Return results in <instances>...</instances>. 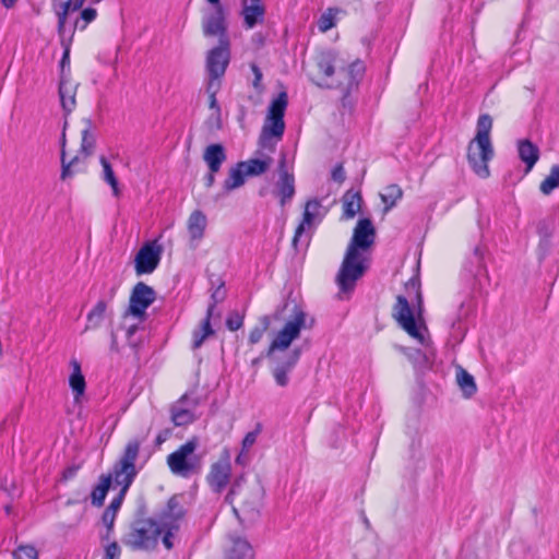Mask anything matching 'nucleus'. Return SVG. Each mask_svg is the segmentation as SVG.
I'll use <instances>...</instances> for the list:
<instances>
[{"label": "nucleus", "mask_w": 559, "mask_h": 559, "mask_svg": "<svg viewBox=\"0 0 559 559\" xmlns=\"http://www.w3.org/2000/svg\"><path fill=\"white\" fill-rule=\"evenodd\" d=\"M374 238L372 222L369 218L359 219L337 274V284L342 292L354 289L356 282L364 276L368 264L362 253L371 248Z\"/></svg>", "instance_id": "f257e3e1"}, {"label": "nucleus", "mask_w": 559, "mask_h": 559, "mask_svg": "<svg viewBox=\"0 0 559 559\" xmlns=\"http://www.w3.org/2000/svg\"><path fill=\"white\" fill-rule=\"evenodd\" d=\"M492 119L488 114L480 115L477 120L476 136L468 144L467 162L473 171L480 178L489 177L488 163L493 157L490 142Z\"/></svg>", "instance_id": "f03ea898"}, {"label": "nucleus", "mask_w": 559, "mask_h": 559, "mask_svg": "<svg viewBox=\"0 0 559 559\" xmlns=\"http://www.w3.org/2000/svg\"><path fill=\"white\" fill-rule=\"evenodd\" d=\"M140 448L141 441L139 439L129 440L120 459L114 465V481L117 486H120V491L106 508L112 512L118 513L127 491L138 475L135 461L139 456Z\"/></svg>", "instance_id": "7ed1b4c3"}, {"label": "nucleus", "mask_w": 559, "mask_h": 559, "mask_svg": "<svg viewBox=\"0 0 559 559\" xmlns=\"http://www.w3.org/2000/svg\"><path fill=\"white\" fill-rule=\"evenodd\" d=\"M198 447L199 440L193 437L167 456V465L174 475L190 478L202 472V456L195 454Z\"/></svg>", "instance_id": "20e7f679"}, {"label": "nucleus", "mask_w": 559, "mask_h": 559, "mask_svg": "<svg viewBox=\"0 0 559 559\" xmlns=\"http://www.w3.org/2000/svg\"><path fill=\"white\" fill-rule=\"evenodd\" d=\"M162 528L154 519H138L131 523L122 543L134 550H153L158 544Z\"/></svg>", "instance_id": "39448f33"}, {"label": "nucleus", "mask_w": 559, "mask_h": 559, "mask_svg": "<svg viewBox=\"0 0 559 559\" xmlns=\"http://www.w3.org/2000/svg\"><path fill=\"white\" fill-rule=\"evenodd\" d=\"M306 313L301 309H295L294 314L285 322L284 326L276 333L269 348L265 352L266 358H272L275 352L289 348L295 340L300 336L301 330L306 326Z\"/></svg>", "instance_id": "423d86ee"}, {"label": "nucleus", "mask_w": 559, "mask_h": 559, "mask_svg": "<svg viewBox=\"0 0 559 559\" xmlns=\"http://www.w3.org/2000/svg\"><path fill=\"white\" fill-rule=\"evenodd\" d=\"M287 104V94L285 92L280 93L278 96L271 102L265 123L261 132V142L263 146L266 145L265 142L272 136L282 139L285 131L284 116Z\"/></svg>", "instance_id": "0eeeda50"}, {"label": "nucleus", "mask_w": 559, "mask_h": 559, "mask_svg": "<svg viewBox=\"0 0 559 559\" xmlns=\"http://www.w3.org/2000/svg\"><path fill=\"white\" fill-rule=\"evenodd\" d=\"M230 61L229 41L221 39V44L207 52L206 71L209 81L221 82Z\"/></svg>", "instance_id": "6e6552de"}, {"label": "nucleus", "mask_w": 559, "mask_h": 559, "mask_svg": "<svg viewBox=\"0 0 559 559\" xmlns=\"http://www.w3.org/2000/svg\"><path fill=\"white\" fill-rule=\"evenodd\" d=\"M393 317L412 337L416 338L421 345L426 344L425 335L420 332L415 322L413 310L406 297L402 295L396 297V302L393 307Z\"/></svg>", "instance_id": "1a4fd4ad"}, {"label": "nucleus", "mask_w": 559, "mask_h": 559, "mask_svg": "<svg viewBox=\"0 0 559 559\" xmlns=\"http://www.w3.org/2000/svg\"><path fill=\"white\" fill-rule=\"evenodd\" d=\"M155 290L143 282H139L132 289L128 313L143 321L146 309L155 301Z\"/></svg>", "instance_id": "9d476101"}, {"label": "nucleus", "mask_w": 559, "mask_h": 559, "mask_svg": "<svg viewBox=\"0 0 559 559\" xmlns=\"http://www.w3.org/2000/svg\"><path fill=\"white\" fill-rule=\"evenodd\" d=\"M277 171L278 179L275 182L273 194L280 199L281 206H285L296 193L295 176L287 168L285 154H282L278 160Z\"/></svg>", "instance_id": "9b49d317"}, {"label": "nucleus", "mask_w": 559, "mask_h": 559, "mask_svg": "<svg viewBox=\"0 0 559 559\" xmlns=\"http://www.w3.org/2000/svg\"><path fill=\"white\" fill-rule=\"evenodd\" d=\"M163 248L156 241L144 243L134 259L136 274L153 273L159 264Z\"/></svg>", "instance_id": "f8f14e48"}, {"label": "nucleus", "mask_w": 559, "mask_h": 559, "mask_svg": "<svg viewBox=\"0 0 559 559\" xmlns=\"http://www.w3.org/2000/svg\"><path fill=\"white\" fill-rule=\"evenodd\" d=\"M231 476V464L227 451L211 465L206 480L215 493H221L228 485Z\"/></svg>", "instance_id": "ddd939ff"}, {"label": "nucleus", "mask_w": 559, "mask_h": 559, "mask_svg": "<svg viewBox=\"0 0 559 559\" xmlns=\"http://www.w3.org/2000/svg\"><path fill=\"white\" fill-rule=\"evenodd\" d=\"M119 283H115L109 287H104L102 298L96 302L93 309L87 313L85 331L98 329L105 319L108 304L115 298Z\"/></svg>", "instance_id": "4468645a"}, {"label": "nucleus", "mask_w": 559, "mask_h": 559, "mask_svg": "<svg viewBox=\"0 0 559 559\" xmlns=\"http://www.w3.org/2000/svg\"><path fill=\"white\" fill-rule=\"evenodd\" d=\"M301 356V348L296 347L276 362L273 369V377L277 385L285 388L289 383L288 374L294 370Z\"/></svg>", "instance_id": "2eb2a0df"}, {"label": "nucleus", "mask_w": 559, "mask_h": 559, "mask_svg": "<svg viewBox=\"0 0 559 559\" xmlns=\"http://www.w3.org/2000/svg\"><path fill=\"white\" fill-rule=\"evenodd\" d=\"M365 63L360 60L352 62L347 69H341L337 72L338 76H344L346 82L337 81L336 86L343 88L347 94L356 88L365 74Z\"/></svg>", "instance_id": "dca6fc26"}, {"label": "nucleus", "mask_w": 559, "mask_h": 559, "mask_svg": "<svg viewBox=\"0 0 559 559\" xmlns=\"http://www.w3.org/2000/svg\"><path fill=\"white\" fill-rule=\"evenodd\" d=\"M203 33L205 36H219L221 39H228L226 36V23L222 5L206 14L203 19Z\"/></svg>", "instance_id": "f3484780"}, {"label": "nucleus", "mask_w": 559, "mask_h": 559, "mask_svg": "<svg viewBox=\"0 0 559 559\" xmlns=\"http://www.w3.org/2000/svg\"><path fill=\"white\" fill-rule=\"evenodd\" d=\"M322 205L321 202L317 199H312L307 201L305 204V210L302 214V221L296 228L294 238H293V246L297 249L298 242L305 233V229L308 227H311L312 224L316 223V221L319 218L320 210Z\"/></svg>", "instance_id": "a211bd4d"}, {"label": "nucleus", "mask_w": 559, "mask_h": 559, "mask_svg": "<svg viewBox=\"0 0 559 559\" xmlns=\"http://www.w3.org/2000/svg\"><path fill=\"white\" fill-rule=\"evenodd\" d=\"M186 510L181 504L180 496H173L168 502L166 508L159 514V519L157 522L160 524H179L180 520L185 516Z\"/></svg>", "instance_id": "6ab92c4d"}, {"label": "nucleus", "mask_w": 559, "mask_h": 559, "mask_svg": "<svg viewBox=\"0 0 559 559\" xmlns=\"http://www.w3.org/2000/svg\"><path fill=\"white\" fill-rule=\"evenodd\" d=\"M464 267L480 285L483 276L488 278V272L484 263V251L480 247H475Z\"/></svg>", "instance_id": "aec40b11"}, {"label": "nucleus", "mask_w": 559, "mask_h": 559, "mask_svg": "<svg viewBox=\"0 0 559 559\" xmlns=\"http://www.w3.org/2000/svg\"><path fill=\"white\" fill-rule=\"evenodd\" d=\"M206 225L205 214L200 210L193 211L187 222L190 240L199 242L204 237Z\"/></svg>", "instance_id": "412c9836"}, {"label": "nucleus", "mask_w": 559, "mask_h": 559, "mask_svg": "<svg viewBox=\"0 0 559 559\" xmlns=\"http://www.w3.org/2000/svg\"><path fill=\"white\" fill-rule=\"evenodd\" d=\"M265 13L262 0H243L242 15L247 27L252 28L261 22Z\"/></svg>", "instance_id": "4be33fe9"}, {"label": "nucleus", "mask_w": 559, "mask_h": 559, "mask_svg": "<svg viewBox=\"0 0 559 559\" xmlns=\"http://www.w3.org/2000/svg\"><path fill=\"white\" fill-rule=\"evenodd\" d=\"M226 158V152L222 144H211L205 148L203 153V159L206 163L209 169L213 173L219 171Z\"/></svg>", "instance_id": "5701e85b"}, {"label": "nucleus", "mask_w": 559, "mask_h": 559, "mask_svg": "<svg viewBox=\"0 0 559 559\" xmlns=\"http://www.w3.org/2000/svg\"><path fill=\"white\" fill-rule=\"evenodd\" d=\"M519 157L526 164L527 170H531L539 158V150L530 140L519 141Z\"/></svg>", "instance_id": "b1692460"}, {"label": "nucleus", "mask_w": 559, "mask_h": 559, "mask_svg": "<svg viewBox=\"0 0 559 559\" xmlns=\"http://www.w3.org/2000/svg\"><path fill=\"white\" fill-rule=\"evenodd\" d=\"M188 396L183 395L181 399L171 406V420L175 426H186L194 420V414L188 408H183L182 404L187 401Z\"/></svg>", "instance_id": "393cba45"}, {"label": "nucleus", "mask_w": 559, "mask_h": 559, "mask_svg": "<svg viewBox=\"0 0 559 559\" xmlns=\"http://www.w3.org/2000/svg\"><path fill=\"white\" fill-rule=\"evenodd\" d=\"M213 313V307L207 308L206 317L202 321V324L199 329L193 331V342H192V348L197 349L202 346L204 341L210 336L214 334V330L211 326V317Z\"/></svg>", "instance_id": "a878e982"}, {"label": "nucleus", "mask_w": 559, "mask_h": 559, "mask_svg": "<svg viewBox=\"0 0 559 559\" xmlns=\"http://www.w3.org/2000/svg\"><path fill=\"white\" fill-rule=\"evenodd\" d=\"M114 481V471L108 475H102L98 484L94 487L91 499L92 503L96 507H100L104 503L106 495Z\"/></svg>", "instance_id": "bb28decb"}, {"label": "nucleus", "mask_w": 559, "mask_h": 559, "mask_svg": "<svg viewBox=\"0 0 559 559\" xmlns=\"http://www.w3.org/2000/svg\"><path fill=\"white\" fill-rule=\"evenodd\" d=\"M72 373L69 379V384L74 393L75 400L82 396L85 392L86 383L82 374L81 365L78 360H71Z\"/></svg>", "instance_id": "cd10ccee"}, {"label": "nucleus", "mask_w": 559, "mask_h": 559, "mask_svg": "<svg viewBox=\"0 0 559 559\" xmlns=\"http://www.w3.org/2000/svg\"><path fill=\"white\" fill-rule=\"evenodd\" d=\"M456 382L463 395L467 399L472 397L477 392L474 377L461 366L456 368Z\"/></svg>", "instance_id": "c85d7f7f"}, {"label": "nucleus", "mask_w": 559, "mask_h": 559, "mask_svg": "<svg viewBox=\"0 0 559 559\" xmlns=\"http://www.w3.org/2000/svg\"><path fill=\"white\" fill-rule=\"evenodd\" d=\"M253 550L250 544L242 538L233 539V545L228 549L226 559H252Z\"/></svg>", "instance_id": "c756f323"}, {"label": "nucleus", "mask_w": 559, "mask_h": 559, "mask_svg": "<svg viewBox=\"0 0 559 559\" xmlns=\"http://www.w3.org/2000/svg\"><path fill=\"white\" fill-rule=\"evenodd\" d=\"M245 162L238 163L235 167L230 168L227 178L224 181V189L230 192L245 183L246 171L243 169Z\"/></svg>", "instance_id": "7c9ffc66"}, {"label": "nucleus", "mask_w": 559, "mask_h": 559, "mask_svg": "<svg viewBox=\"0 0 559 559\" xmlns=\"http://www.w3.org/2000/svg\"><path fill=\"white\" fill-rule=\"evenodd\" d=\"M361 202L360 192L347 191L343 197L344 216L346 218H353L360 211Z\"/></svg>", "instance_id": "2f4dec72"}, {"label": "nucleus", "mask_w": 559, "mask_h": 559, "mask_svg": "<svg viewBox=\"0 0 559 559\" xmlns=\"http://www.w3.org/2000/svg\"><path fill=\"white\" fill-rule=\"evenodd\" d=\"M99 163L103 167L102 179L110 186L114 195L118 197L120 194L119 182L110 163L103 155L99 157Z\"/></svg>", "instance_id": "473e14b6"}, {"label": "nucleus", "mask_w": 559, "mask_h": 559, "mask_svg": "<svg viewBox=\"0 0 559 559\" xmlns=\"http://www.w3.org/2000/svg\"><path fill=\"white\" fill-rule=\"evenodd\" d=\"M403 197V190L399 185L392 183L384 188L381 200L385 204V211L393 209Z\"/></svg>", "instance_id": "72a5a7b5"}, {"label": "nucleus", "mask_w": 559, "mask_h": 559, "mask_svg": "<svg viewBox=\"0 0 559 559\" xmlns=\"http://www.w3.org/2000/svg\"><path fill=\"white\" fill-rule=\"evenodd\" d=\"M59 96L63 110L70 114L75 107V95L72 87L63 81L59 84Z\"/></svg>", "instance_id": "f704fd0d"}, {"label": "nucleus", "mask_w": 559, "mask_h": 559, "mask_svg": "<svg viewBox=\"0 0 559 559\" xmlns=\"http://www.w3.org/2000/svg\"><path fill=\"white\" fill-rule=\"evenodd\" d=\"M559 187V165H552L549 175L540 182L539 189L545 195Z\"/></svg>", "instance_id": "c9c22d12"}, {"label": "nucleus", "mask_w": 559, "mask_h": 559, "mask_svg": "<svg viewBox=\"0 0 559 559\" xmlns=\"http://www.w3.org/2000/svg\"><path fill=\"white\" fill-rule=\"evenodd\" d=\"M271 320L269 316H262L259 319V323L250 331L248 342L250 345L258 344L264 333L269 330Z\"/></svg>", "instance_id": "e433bc0d"}, {"label": "nucleus", "mask_w": 559, "mask_h": 559, "mask_svg": "<svg viewBox=\"0 0 559 559\" xmlns=\"http://www.w3.org/2000/svg\"><path fill=\"white\" fill-rule=\"evenodd\" d=\"M271 158L267 157L266 159H250L248 162H245V171L247 176H259L264 174L271 164Z\"/></svg>", "instance_id": "4c0bfd02"}, {"label": "nucleus", "mask_w": 559, "mask_h": 559, "mask_svg": "<svg viewBox=\"0 0 559 559\" xmlns=\"http://www.w3.org/2000/svg\"><path fill=\"white\" fill-rule=\"evenodd\" d=\"M83 5V0H68L60 4V9L57 11L58 26L62 28L67 21V15L71 11H78Z\"/></svg>", "instance_id": "58836bf2"}, {"label": "nucleus", "mask_w": 559, "mask_h": 559, "mask_svg": "<svg viewBox=\"0 0 559 559\" xmlns=\"http://www.w3.org/2000/svg\"><path fill=\"white\" fill-rule=\"evenodd\" d=\"M335 62L336 59L332 53L329 52L322 55L318 61L320 73H322L325 78H331L335 73Z\"/></svg>", "instance_id": "ea45409f"}, {"label": "nucleus", "mask_w": 559, "mask_h": 559, "mask_svg": "<svg viewBox=\"0 0 559 559\" xmlns=\"http://www.w3.org/2000/svg\"><path fill=\"white\" fill-rule=\"evenodd\" d=\"M81 151L85 155H91L95 147V136L91 132V121H86V127L82 130Z\"/></svg>", "instance_id": "a19ab883"}, {"label": "nucleus", "mask_w": 559, "mask_h": 559, "mask_svg": "<svg viewBox=\"0 0 559 559\" xmlns=\"http://www.w3.org/2000/svg\"><path fill=\"white\" fill-rule=\"evenodd\" d=\"M160 527H163L160 530V536L162 537V542H163V545L165 546L166 549L170 550L173 549L174 547V537H175V534L178 532L179 530V524H160Z\"/></svg>", "instance_id": "79ce46f5"}, {"label": "nucleus", "mask_w": 559, "mask_h": 559, "mask_svg": "<svg viewBox=\"0 0 559 559\" xmlns=\"http://www.w3.org/2000/svg\"><path fill=\"white\" fill-rule=\"evenodd\" d=\"M219 88H221V82H214V81L207 82L206 92L209 94L210 108L214 109L217 112V115L221 114V107L216 99V94Z\"/></svg>", "instance_id": "37998d69"}, {"label": "nucleus", "mask_w": 559, "mask_h": 559, "mask_svg": "<svg viewBox=\"0 0 559 559\" xmlns=\"http://www.w3.org/2000/svg\"><path fill=\"white\" fill-rule=\"evenodd\" d=\"M14 559H38V551L35 547L26 545V546H20L14 552H13Z\"/></svg>", "instance_id": "c03bdc74"}, {"label": "nucleus", "mask_w": 559, "mask_h": 559, "mask_svg": "<svg viewBox=\"0 0 559 559\" xmlns=\"http://www.w3.org/2000/svg\"><path fill=\"white\" fill-rule=\"evenodd\" d=\"M97 16V11L94 8H86L81 12V20L75 22V27L80 29H85L87 24L93 22Z\"/></svg>", "instance_id": "a18cd8bd"}, {"label": "nucleus", "mask_w": 559, "mask_h": 559, "mask_svg": "<svg viewBox=\"0 0 559 559\" xmlns=\"http://www.w3.org/2000/svg\"><path fill=\"white\" fill-rule=\"evenodd\" d=\"M262 430L261 424H257L255 429L249 431L242 440V452L249 451V449L257 442L258 436Z\"/></svg>", "instance_id": "49530a36"}, {"label": "nucleus", "mask_w": 559, "mask_h": 559, "mask_svg": "<svg viewBox=\"0 0 559 559\" xmlns=\"http://www.w3.org/2000/svg\"><path fill=\"white\" fill-rule=\"evenodd\" d=\"M79 160L78 157H74L71 159V162L66 163L64 159V150L62 148L61 153V164H62V170H61V179L66 180L67 178L71 177L73 175L72 167L73 165Z\"/></svg>", "instance_id": "de8ad7c7"}, {"label": "nucleus", "mask_w": 559, "mask_h": 559, "mask_svg": "<svg viewBox=\"0 0 559 559\" xmlns=\"http://www.w3.org/2000/svg\"><path fill=\"white\" fill-rule=\"evenodd\" d=\"M243 325V316L238 312L231 313L226 320V326L230 331H237Z\"/></svg>", "instance_id": "09e8293b"}, {"label": "nucleus", "mask_w": 559, "mask_h": 559, "mask_svg": "<svg viewBox=\"0 0 559 559\" xmlns=\"http://www.w3.org/2000/svg\"><path fill=\"white\" fill-rule=\"evenodd\" d=\"M224 286H225L224 281H221L219 285L212 293L213 302L209 307H213V309H214L218 302H221L225 299L226 292H225Z\"/></svg>", "instance_id": "8fccbe9b"}, {"label": "nucleus", "mask_w": 559, "mask_h": 559, "mask_svg": "<svg viewBox=\"0 0 559 559\" xmlns=\"http://www.w3.org/2000/svg\"><path fill=\"white\" fill-rule=\"evenodd\" d=\"M116 516H117V513L112 512L108 509H106L103 513L102 521H103V524L107 527V537L109 536V534L111 533V531L114 528Z\"/></svg>", "instance_id": "3c124183"}, {"label": "nucleus", "mask_w": 559, "mask_h": 559, "mask_svg": "<svg viewBox=\"0 0 559 559\" xmlns=\"http://www.w3.org/2000/svg\"><path fill=\"white\" fill-rule=\"evenodd\" d=\"M334 26V17L329 14H322L318 21V27L321 32H326Z\"/></svg>", "instance_id": "603ef678"}, {"label": "nucleus", "mask_w": 559, "mask_h": 559, "mask_svg": "<svg viewBox=\"0 0 559 559\" xmlns=\"http://www.w3.org/2000/svg\"><path fill=\"white\" fill-rule=\"evenodd\" d=\"M120 551L119 545L116 542H112L106 547L104 559H118Z\"/></svg>", "instance_id": "864d4df0"}, {"label": "nucleus", "mask_w": 559, "mask_h": 559, "mask_svg": "<svg viewBox=\"0 0 559 559\" xmlns=\"http://www.w3.org/2000/svg\"><path fill=\"white\" fill-rule=\"evenodd\" d=\"M250 68H251V71H252V73L254 75L252 85H253V87L255 90H260L261 88V81H262V78H263L262 71L260 70V68L255 63H251Z\"/></svg>", "instance_id": "5fc2aeb1"}, {"label": "nucleus", "mask_w": 559, "mask_h": 559, "mask_svg": "<svg viewBox=\"0 0 559 559\" xmlns=\"http://www.w3.org/2000/svg\"><path fill=\"white\" fill-rule=\"evenodd\" d=\"M242 481H243V477H239L238 479H236L233 483V485H231V487L229 489V492L226 496V500L227 501L231 502L233 497L240 493V487H241V483Z\"/></svg>", "instance_id": "6e6d98bb"}, {"label": "nucleus", "mask_w": 559, "mask_h": 559, "mask_svg": "<svg viewBox=\"0 0 559 559\" xmlns=\"http://www.w3.org/2000/svg\"><path fill=\"white\" fill-rule=\"evenodd\" d=\"M332 178L335 181L342 182L345 180V171L342 165H337L332 171Z\"/></svg>", "instance_id": "4d7b16f0"}, {"label": "nucleus", "mask_w": 559, "mask_h": 559, "mask_svg": "<svg viewBox=\"0 0 559 559\" xmlns=\"http://www.w3.org/2000/svg\"><path fill=\"white\" fill-rule=\"evenodd\" d=\"M138 330H139V328L136 324H133L127 329V340H128L129 345L132 347L136 346V344H135V342H133L132 337L136 333Z\"/></svg>", "instance_id": "13d9d810"}, {"label": "nucleus", "mask_w": 559, "mask_h": 559, "mask_svg": "<svg viewBox=\"0 0 559 559\" xmlns=\"http://www.w3.org/2000/svg\"><path fill=\"white\" fill-rule=\"evenodd\" d=\"M215 174L212 170L204 177V182L207 188H211L215 182Z\"/></svg>", "instance_id": "bf43d9fd"}, {"label": "nucleus", "mask_w": 559, "mask_h": 559, "mask_svg": "<svg viewBox=\"0 0 559 559\" xmlns=\"http://www.w3.org/2000/svg\"><path fill=\"white\" fill-rule=\"evenodd\" d=\"M168 433H169V431H168V430H165V431L159 432V433L157 435V437H156V443H157V444H162V443H164V442L167 440V438H168Z\"/></svg>", "instance_id": "052dcab7"}, {"label": "nucleus", "mask_w": 559, "mask_h": 559, "mask_svg": "<svg viewBox=\"0 0 559 559\" xmlns=\"http://www.w3.org/2000/svg\"><path fill=\"white\" fill-rule=\"evenodd\" d=\"M110 349L112 352H118L119 348H118V341H117V336L115 334V332L112 331L111 332V344H110Z\"/></svg>", "instance_id": "680f3d73"}, {"label": "nucleus", "mask_w": 559, "mask_h": 559, "mask_svg": "<svg viewBox=\"0 0 559 559\" xmlns=\"http://www.w3.org/2000/svg\"><path fill=\"white\" fill-rule=\"evenodd\" d=\"M0 2L4 8L11 9L16 4L17 0H0Z\"/></svg>", "instance_id": "e2e57ef3"}, {"label": "nucleus", "mask_w": 559, "mask_h": 559, "mask_svg": "<svg viewBox=\"0 0 559 559\" xmlns=\"http://www.w3.org/2000/svg\"><path fill=\"white\" fill-rule=\"evenodd\" d=\"M264 357H266V356H265V353H264V354H261L259 357H257V358L252 359V360H251V366H252L253 368L259 367V365L261 364V361H262V359H263Z\"/></svg>", "instance_id": "0e129e2a"}, {"label": "nucleus", "mask_w": 559, "mask_h": 559, "mask_svg": "<svg viewBox=\"0 0 559 559\" xmlns=\"http://www.w3.org/2000/svg\"><path fill=\"white\" fill-rule=\"evenodd\" d=\"M66 63H69V51L68 50H66L63 53V57L61 59V67L63 68L66 66Z\"/></svg>", "instance_id": "69168bd1"}, {"label": "nucleus", "mask_w": 559, "mask_h": 559, "mask_svg": "<svg viewBox=\"0 0 559 559\" xmlns=\"http://www.w3.org/2000/svg\"><path fill=\"white\" fill-rule=\"evenodd\" d=\"M236 463L237 464H240V465H243L246 463V460H245V456H243V452L241 451V453L236 457Z\"/></svg>", "instance_id": "338daca9"}, {"label": "nucleus", "mask_w": 559, "mask_h": 559, "mask_svg": "<svg viewBox=\"0 0 559 559\" xmlns=\"http://www.w3.org/2000/svg\"><path fill=\"white\" fill-rule=\"evenodd\" d=\"M210 3L214 4L215 8H218L221 5L219 0H207Z\"/></svg>", "instance_id": "774afa93"}]
</instances>
